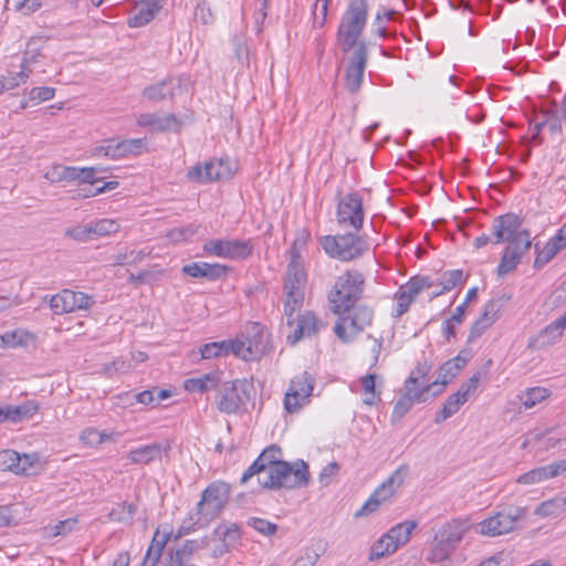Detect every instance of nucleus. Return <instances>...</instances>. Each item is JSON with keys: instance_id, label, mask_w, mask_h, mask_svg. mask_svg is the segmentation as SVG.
Wrapping results in <instances>:
<instances>
[{"instance_id": "nucleus-9", "label": "nucleus", "mask_w": 566, "mask_h": 566, "mask_svg": "<svg viewBox=\"0 0 566 566\" xmlns=\"http://www.w3.org/2000/svg\"><path fill=\"white\" fill-rule=\"evenodd\" d=\"M409 474L408 464L399 465L369 496L363 506L355 513V517L368 515L378 510L381 503L391 499L403 485Z\"/></svg>"}, {"instance_id": "nucleus-19", "label": "nucleus", "mask_w": 566, "mask_h": 566, "mask_svg": "<svg viewBox=\"0 0 566 566\" xmlns=\"http://www.w3.org/2000/svg\"><path fill=\"white\" fill-rule=\"evenodd\" d=\"M463 353L460 352L454 358L447 360L440 367L438 378L433 382L426 385V387H430L431 397L442 392L447 384L465 367L469 357H462Z\"/></svg>"}, {"instance_id": "nucleus-4", "label": "nucleus", "mask_w": 566, "mask_h": 566, "mask_svg": "<svg viewBox=\"0 0 566 566\" xmlns=\"http://www.w3.org/2000/svg\"><path fill=\"white\" fill-rule=\"evenodd\" d=\"M365 289V277L357 270L345 271L339 275L328 294L331 311L334 314H345L360 300Z\"/></svg>"}, {"instance_id": "nucleus-63", "label": "nucleus", "mask_w": 566, "mask_h": 566, "mask_svg": "<svg viewBox=\"0 0 566 566\" xmlns=\"http://www.w3.org/2000/svg\"><path fill=\"white\" fill-rule=\"evenodd\" d=\"M164 551V544L161 547L155 548L154 545H149L146 556L140 566H157Z\"/></svg>"}, {"instance_id": "nucleus-50", "label": "nucleus", "mask_w": 566, "mask_h": 566, "mask_svg": "<svg viewBox=\"0 0 566 566\" xmlns=\"http://www.w3.org/2000/svg\"><path fill=\"white\" fill-rule=\"evenodd\" d=\"M92 223L93 237H104L116 233L119 230V223L111 219H102Z\"/></svg>"}, {"instance_id": "nucleus-3", "label": "nucleus", "mask_w": 566, "mask_h": 566, "mask_svg": "<svg viewBox=\"0 0 566 566\" xmlns=\"http://www.w3.org/2000/svg\"><path fill=\"white\" fill-rule=\"evenodd\" d=\"M470 528V520L465 517L441 524L432 537L426 560L431 564L449 562Z\"/></svg>"}, {"instance_id": "nucleus-35", "label": "nucleus", "mask_w": 566, "mask_h": 566, "mask_svg": "<svg viewBox=\"0 0 566 566\" xmlns=\"http://www.w3.org/2000/svg\"><path fill=\"white\" fill-rule=\"evenodd\" d=\"M467 401L458 392L448 397L441 410L436 413L434 422L440 424L459 411Z\"/></svg>"}, {"instance_id": "nucleus-23", "label": "nucleus", "mask_w": 566, "mask_h": 566, "mask_svg": "<svg viewBox=\"0 0 566 566\" xmlns=\"http://www.w3.org/2000/svg\"><path fill=\"white\" fill-rule=\"evenodd\" d=\"M403 395L396 401L391 413V421H399L411 409L413 403L426 402L431 397L430 387L422 386L420 390L403 386Z\"/></svg>"}, {"instance_id": "nucleus-16", "label": "nucleus", "mask_w": 566, "mask_h": 566, "mask_svg": "<svg viewBox=\"0 0 566 566\" xmlns=\"http://www.w3.org/2000/svg\"><path fill=\"white\" fill-rule=\"evenodd\" d=\"M530 235V231L523 229V231L506 245L497 265L499 276L503 277L516 269L523 255L532 245Z\"/></svg>"}, {"instance_id": "nucleus-17", "label": "nucleus", "mask_w": 566, "mask_h": 566, "mask_svg": "<svg viewBox=\"0 0 566 566\" xmlns=\"http://www.w3.org/2000/svg\"><path fill=\"white\" fill-rule=\"evenodd\" d=\"M93 305L92 297L83 292L63 290L50 300V307L56 315L88 310Z\"/></svg>"}, {"instance_id": "nucleus-56", "label": "nucleus", "mask_w": 566, "mask_h": 566, "mask_svg": "<svg viewBox=\"0 0 566 566\" xmlns=\"http://www.w3.org/2000/svg\"><path fill=\"white\" fill-rule=\"evenodd\" d=\"M482 374L481 371L474 373L465 382H463L460 388L458 389V394L468 401L469 396L473 394L481 380Z\"/></svg>"}, {"instance_id": "nucleus-2", "label": "nucleus", "mask_w": 566, "mask_h": 566, "mask_svg": "<svg viewBox=\"0 0 566 566\" xmlns=\"http://www.w3.org/2000/svg\"><path fill=\"white\" fill-rule=\"evenodd\" d=\"M281 455L282 450L279 446L271 444L265 448L242 474L241 483L259 475V484L269 490L306 486L310 482L307 463L303 460L294 463L282 461Z\"/></svg>"}, {"instance_id": "nucleus-12", "label": "nucleus", "mask_w": 566, "mask_h": 566, "mask_svg": "<svg viewBox=\"0 0 566 566\" xmlns=\"http://www.w3.org/2000/svg\"><path fill=\"white\" fill-rule=\"evenodd\" d=\"M315 378L308 371H303L291 379L287 391L284 396V409L289 413L300 411L310 402L314 390Z\"/></svg>"}, {"instance_id": "nucleus-7", "label": "nucleus", "mask_w": 566, "mask_h": 566, "mask_svg": "<svg viewBox=\"0 0 566 566\" xmlns=\"http://www.w3.org/2000/svg\"><path fill=\"white\" fill-rule=\"evenodd\" d=\"M252 388V384L245 379L223 382L216 392L217 409L227 415L239 412L251 401Z\"/></svg>"}, {"instance_id": "nucleus-58", "label": "nucleus", "mask_w": 566, "mask_h": 566, "mask_svg": "<svg viewBox=\"0 0 566 566\" xmlns=\"http://www.w3.org/2000/svg\"><path fill=\"white\" fill-rule=\"evenodd\" d=\"M462 270L447 271L441 276V284L444 287V290L450 291L462 281Z\"/></svg>"}, {"instance_id": "nucleus-26", "label": "nucleus", "mask_w": 566, "mask_h": 566, "mask_svg": "<svg viewBox=\"0 0 566 566\" xmlns=\"http://www.w3.org/2000/svg\"><path fill=\"white\" fill-rule=\"evenodd\" d=\"M161 0H140L137 6V12L128 18L130 28H140L149 23L160 11Z\"/></svg>"}, {"instance_id": "nucleus-47", "label": "nucleus", "mask_w": 566, "mask_h": 566, "mask_svg": "<svg viewBox=\"0 0 566 566\" xmlns=\"http://www.w3.org/2000/svg\"><path fill=\"white\" fill-rule=\"evenodd\" d=\"M80 439L84 444L95 447L112 439V436L106 432H101L95 428H86L82 431Z\"/></svg>"}, {"instance_id": "nucleus-6", "label": "nucleus", "mask_w": 566, "mask_h": 566, "mask_svg": "<svg viewBox=\"0 0 566 566\" xmlns=\"http://www.w3.org/2000/svg\"><path fill=\"white\" fill-rule=\"evenodd\" d=\"M234 356L243 360H256L270 350V334L260 323H250L235 339Z\"/></svg>"}, {"instance_id": "nucleus-1", "label": "nucleus", "mask_w": 566, "mask_h": 566, "mask_svg": "<svg viewBox=\"0 0 566 566\" xmlns=\"http://www.w3.org/2000/svg\"><path fill=\"white\" fill-rule=\"evenodd\" d=\"M368 11V0H349L336 32V44L339 50L349 53L345 86L352 94L360 90L368 62V45L365 39L360 38L367 24Z\"/></svg>"}, {"instance_id": "nucleus-51", "label": "nucleus", "mask_w": 566, "mask_h": 566, "mask_svg": "<svg viewBox=\"0 0 566 566\" xmlns=\"http://www.w3.org/2000/svg\"><path fill=\"white\" fill-rule=\"evenodd\" d=\"M247 524L264 536H272L276 533L279 526L268 520L260 517H250Z\"/></svg>"}, {"instance_id": "nucleus-55", "label": "nucleus", "mask_w": 566, "mask_h": 566, "mask_svg": "<svg viewBox=\"0 0 566 566\" xmlns=\"http://www.w3.org/2000/svg\"><path fill=\"white\" fill-rule=\"evenodd\" d=\"M103 171L105 169L102 167H80V182L93 186L102 180L101 177H97V174Z\"/></svg>"}, {"instance_id": "nucleus-48", "label": "nucleus", "mask_w": 566, "mask_h": 566, "mask_svg": "<svg viewBox=\"0 0 566 566\" xmlns=\"http://www.w3.org/2000/svg\"><path fill=\"white\" fill-rule=\"evenodd\" d=\"M136 507L133 504L122 503L108 513V520L112 522H128L133 520Z\"/></svg>"}, {"instance_id": "nucleus-5", "label": "nucleus", "mask_w": 566, "mask_h": 566, "mask_svg": "<svg viewBox=\"0 0 566 566\" xmlns=\"http://www.w3.org/2000/svg\"><path fill=\"white\" fill-rule=\"evenodd\" d=\"M325 253L342 262H352L369 252L370 245L366 235L358 232H346L336 235H325L321 239Z\"/></svg>"}, {"instance_id": "nucleus-62", "label": "nucleus", "mask_w": 566, "mask_h": 566, "mask_svg": "<svg viewBox=\"0 0 566 566\" xmlns=\"http://www.w3.org/2000/svg\"><path fill=\"white\" fill-rule=\"evenodd\" d=\"M566 120L563 117V112L560 113H546V126L548 127L549 132L552 134L560 133L562 132V122Z\"/></svg>"}, {"instance_id": "nucleus-32", "label": "nucleus", "mask_w": 566, "mask_h": 566, "mask_svg": "<svg viewBox=\"0 0 566 566\" xmlns=\"http://www.w3.org/2000/svg\"><path fill=\"white\" fill-rule=\"evenodd\" d=\"M216 533L220 536L222 548L220 553H227L230 547H234L241 541V530L235 523L220 525Z\"/></svg>"}, {"instance_id": "nucleus-37", "label": "nucleus", "mask_w": 566, "mask_h": 566, "mask_svg": "<svg viewBox=\"0 0 566 566\" xmlns=\"http://www.w3.org/2000/svg\"><path fill=\"white\" fill-rule=\"evenodd\" d=\"M551 395V391L544 387H533L526 389L524 392L517 396L521 403L525 409H531L535 407L537 403L547 399Z\"/></svg>"}, {"instance_id": "nucleus-30", "label": "nucleus", "mask_w": 566, "mask_h": 566, "mask_svg": "<svg viewBox=\"0 0 566 566\" xmlns=\"http://www.w3.org/2000/svg\"><path fill=\"white\" fill-rule=\"evenodd\" d=\"M30 454L22 455L14 450H3L0 452V464L3 470L11 471L15 474L28 475V468L22 461H29Z\"/></svg>"}, {"instance_id": "nucleus-25", "label": "nucleus", "mask_w": 566, "mask_h": 566, "mask_svg": "<svg viewBox=\"0 0 566 566\" xmlns=\"http://www.w3.org/2000/svg\"><path fill=\"white\" fill-rule=\"evenodd\" d=\"M137 125L154 132H166L177 128L180 122L174 114L160 116L156 113H144L138 116Z\"/></svg>"}, {"instance_id": "nucleus-60", "label": "nucleus", "mask_w": 566, "mask_h": 566, "mask_svg": "<svg viewBox=\"0 0 566 566\" xmlns=\"http://www.w3.org/2000/svg\"><path fill=\"white\" fill-rule=\"evenodd\" d=\"M155 391L156 388H154L153 390H144L138 394L125 392L124 397L127 398L130 405H133V401L130 399H134L136 402L147 406L155 402Z\"/></svg>"}, {"instance_id": "nucleus-10", "label": "nucleus", "mask_w": 566, "mask_h": 566, "mask_svg": "<svg viewBox=\"0 0 566 566\" xmlns=\"http://www.w3.org/2000/svg\"><path fill=\"white\" fill-rule=\"evenodd\" d=\"M526 515L525 507H511L506 511L484 518L478 525V533L484 536L495 537L514 531L517 523Z\"/></svg>"}, {"instance_id": "nucleus-15", "label": "nucleus", "mask_w": 566, "mask_h": 566, "mask_svg": "<svg viewBox=\"0 0 566 566\" xmlns=\"http://www.w3.org/2000/svg\"><path fill=\"white\" fill-rule=\"evenodd\" d=\"M232 168L229 160L211 159L205 164H197L189 168L186 177L190 181L208 184L229 179L232 176Z\"/></svg>"}, {"instance_id": "nucleus-34", "label": "nucleus", "mask_w": 566, "mask_h": 566, "mask_svg": "<svg viewBox=\"0 0 566 566\" xmlns=\"http://www.w3.org/2000/svg\"><path fill=\"white\" fill-rule=\"evenodd\" d=\"M230 353L234 355L233 339L212 342L209 344H205L200 348V355L202 359L226 356L229 355Z\"/></svg>"}, {"instance_id": "nucleus-36", "label": "nucleus", "mask_w": 566, "mask_h": 566, "mask_svg": "<svg viewBox=\"0 0 566 566\" xmlns=\"http://www.w3.org/2000/svg\"><path fill=\"white\" fill-rule=\"evenodd\" d=\"M10 410V422L18 423L31 418L39 410V403L35 400H28L21 405H8Z\"/></svg>"}, {"instance_id": "nucleus-41", "label": "nucleus", "mask_w": 566, "mask_h": 566, "mask_svg": "<svg viewBox=\"0 0 566 566\" xmlns=\"http://www.w3.org/2000/svg\"><path fill=\"white\" fill-rule=\"evenodd\" d=\"M397 545L385 538L382 535L374 545L370 547L369 560H378L386 556L394 554L397 551Z\"/></svg>"}, {"instance_id": "nucleus-13", "label": "nucleus", "mask_w": 566, "mask_h": 566, "mask_svg": "<svg viewBox=\"0 0 566 566\" xmlns=\"http://www.w3.org/2000/svg\"><path fill=\"white\" fill-rule=\"evenodd\" d=\"M205 254L230 260H244L251 256L253 244L251 240L212 239L203 243Z\"/></svg>"}, {"instance_id": "nucleus-46", "label": "nucleus", "mask_w": 566, "mask_h": 566, "mask_svg": "<svg viewBox=\"0 0 566 566\" xmlns=\"http://www.w3.org/2000/svg\"><path fill=\"white\" fill-rule=\"evenodd\" d=\"M147 256L144 251L130 250L127 252H119L114 255L113 265H134L142 262Z\"/></svg>"}, {"instance_id": "nucleus-61", "label": "nucleus", "mask_w": 566, "mask_h": 566, "mask_svg": "<svg viewBox=\"0 0 566 566\" xmlns=\"http://www.w3.org/2000/svg\"><path fill=\"white\" fill-rule=\"evenodd\" d=\"M43 177L51 184H57L65 181V166L56 164L53 165Z\"/></svg>"}, {"instance_id": "nucleus-14", "label": "nucleus", "mask_w": 566, "mask_h": 566, "mask_svg": "<svg viewBox=\"0 0 566 566\" xmlns=\"http://www.w3.org/2000/svg\"><path fill=\"white\" fill-rule=\"evenodd\" d=\"M231 493V485L224 481L211 482L201 493L197 504V514H203L205 507L211 518L218 517L224 510Z\"/></svg>"}, {"instance_id": "nucleus-28", "label": "nucleus", "mask_w": 566, "mask_h": 566, "mask_svg": "<svg viewBox=\"0 0 566 566\" xmlns=\"http://www.w3.org/2000/svg\"><path fill=\"white\" fill-rule=\"evenodd\" d=\"M179 85L172 77L164 78L155 84L148 85L143 90L142 95L149 102H160L166 98H174L175 88Z\"/></svg>"}, {"instance_id": "nucleus-39", "label": "nucleus", "mask_w": 566, "mask_h": 566, "mask_svg": "<svg viewBox=\"0 0 566 566\" xmlns=\"http://www.w3.org/2000/svg\"><path fill=\"white\" fill-rule=\"evenodd\" d=\"M117 159L128 155H139L146 148V143L142 138H132L117 140Z\"/></svg>"}, {"instance_id": "nucleus-49", "label": "nucleus", "mask_w": 566, "mask_h": 566, "mask_svg": "<svg viewBox=\"0 0 566 566\" xmlns=\"http://www.w3.org/2000/svg\"><path fill=\"white\" fill-rule=\"evenodd\" d=\"M65 237L73 240L85 242L93 239L92 223L76 224L65 230Z\"/></svg>"}, {"instance_id": "nucleus-42", "label": "nucleus", "mask_w": 566, "mask_h": 566, "mask_svg": "<svg viewBox=\"0 0 566 566\" xmlns=\"http://www.w3.org/2000/svg\"><path fill=\"white\" fill-rule=\"evenodd\" d=\"M375 374H368L360 378L361 388L364 390V403L374 406L380 399V394L376 391Z\"/></svg>"}, {"instance_id": "nucleus-64", "label": "nucleus", "mask_w": 566, "mask_h": 566, "mask_svg": "<svg viewBox=\"0 0 566 566\" xmlns=\"http://www.w3.org/2000/svg\"><path fill=\"white\" fill-rule=\"evenodd\" d=\"M285 280H292V281H306V273L304 270V264H295V263H289L286 269V276Z\"/></svg>"}, {"instance_id": "nucleus-43", "label": "nucleus", "mask_w": 566, "mask_h": 566, "mask_svg": "<svg viewBox=\"0 0 566 566\" xmlns=\"http://www.w3.org/2000/svg\"><path fill=\"white\" fill-rule=\"evenodd\" d=\"M218 379L216 376L207 374L200 378L188 379L185 387L189 391L203 392L217 387Z\"/></svg>"}, {"instance_id": "nucleus-31", "label": "nucleus", "mask_w": 566, "mask_h": 566, "mask_svg": "<svg viewBox=\"0 0 566 566\" xmlns=\"http://www.w3.org/2000/svg\"><path fill=\"white\" fill-rule=\"evenodd\" d=\"M416 521H405L392 526L385 535V538L397 545V548L406 545L413 530L417 527Z\"/></svg>"}, {"instance_id": "nucleus-18", "label": "nucleus", "mask_w": 566, "mask_h": 566, "mask_svg": "<svg viewBox=\"0 0 566 566\" xmlns=\"http://www.w3.org/2000/svg\"><path fill=\"white\" fill-rule=\"evenodd\" d=\"M522 218L515 213H505L496 217L492 223L493 244H500L513 239L522 231Z\"/></svg>"}, {"instance_id": "nucleus-40", "label": "nucleus", "mask_w": 566, "mask_h": 566, "mask_svg": "<svg viewBox=\"0 0 566 566\" xmlns=\"http://www.w3.org/2000/svg\"><path fill=\"white\" fill-rule=\"evenodd\" d=\"M45 44V40L41 36L31 38L27 48L23 52L22 62L25 64H35L39 61V57L42 56V50Z\"/></svg>"}, {"instance_id": "nucleus-33", "label": "nucleus", "mask_w": 566, "mask_h": 566, "mask_svg": "<svg viewBox=\"0 0 566 566\" xmlns=\"http://www.w3.org/2000/svg\"><path fill=\"white\" fill-rule=\"evenodd\" d=\"M564 513H566V496L544 501L535 509V514L542 517H557Z\"/></svg>"}, {"instance_id": "nucleus-24", "label": "nucleus", "mask_w": 566, "mask_h": 566, "mask_svg": "<svg viewBox=\"0 0 566 566\" xmlns=\"http://www.w3.org/2000/svg\"><path fill=\"white\" fill-rule=\"evenodd\" d=\"M181 271L184 274L195 279L217 281L227 275L229 266L219 263H208L200 261L184 265Z\"/></svg>"}, {"instance_id": "nucleus-21", "label": "nucleus", "mask_w": 566, "mask_h": 566, "mask_svg": "<svg viewBox=\"0 0 566 566\" xmlns=\"http://www.w3.org/2000/svg\"><path fill=\"white\" fill-rule=\"evenodd\" d=\"M294 328L293 332L287 334V342L291 345H295L303 337H311L318 333L321 323L311 311H306L302 314H293V325L289 326Z\"/></svg>"}, {"instance_id": "nucleus-27", "label": "nucleus", "mask_w": 566, "mask_h": 566, "mask_svg": "<svg viewBox=\"0 0 566 566\" xmlns=\"http://www.w3.org/2000/svg\"><path fill=\"white\" fill-rule=\"evenodd\" d=\"M564 333V328L556 322L541 329L535 336L528 339L527 347L532 349H543L554 345Z\"/></svg>"}, {"instance_id": "nucleus-8", "label": "nucleus", "mask_w": 566, "mask_h": 566, "mask_svg": "<svg viewBox=\"0 0 566 566\" xmlns=\"http://www.w3.org/2000/svg\"><path fill=\"white\" fill-rule=\"evenodd\" d=\"M338 316L334 332L343 343H350L367 326L371 325L374 312L366 305H353L345 314Z\"/></svg>"}, {"instance_id": "nucleus-44", "label": "nucleus", "mask_w": 566, "mask_h": 566, "mask_svg": "<svg viewBox=\"0 0 566 566\" xmlns=\"http://www.w3.org/2000/svg\"><path fill=\"white\" fill-rule=\"evenodd\" d=\"M310 237H311V234L307 230L303 229L301 231V233L293 241V243L289 250V255H290L289 263H295V264L303 263L301 253H302V250L305 248L307 241L310 240Z\"/></svg>"}, {"instance_id": "nucleus-38", "label": "nucleus", "mask_w": 566, "mask_h": 566, "mask_svg": "<svg viewBox=\"0 0 566 566\" xmlns=\"http://www.w3.org/2000/svg\"><path fill=\"white\" fill-rule=\"evenodd\" d=\"M432 281L429 276L415 275L409 281L401 285L399 289L406 293L410 298L415 300L416 296L423 290L430 289Z\"/></svg>"}, {"instance_id": "nucleus-59", "label": "nucleus", "mask_w": 566, "mask_h": 566, "mask_svg": "<svg viewBox=\"0 0 566 566\" xmlns=\"http://www.w3.org/2000/svg\"><path fill=\"white\" fill-rule=\"evenodd\" d=\"M195 19L203 24L212 23L214 17L207 1L198 3L195 10Z\"/></svg>"}, {"instance_id": "nucleus-54", "label": "nucleus", "mask_w": 566, "mask_h": 566, "mask_svg": "<svg viewBox=\"0 0 566 566\" xmlns=\"http://www.w3.org/2000/svg\"><path fill=\"white\" fill-rule=\"evenodd\" d=\"M55 95V88L49 86L33 87L28 93V101L41 103L50 101Z\"/></svg>"}, {"instance_id": "nucleus-29", "label": "nucleus", "mask_w": 566, "mask_h": 566, "mask_svg": "<svg viewBox=\"0 0 566 566\" xmlns=\"http://www.w3.org/2000/svg\"><path fill=\"white\" fill-rule=\"evenodd\" d=\"M165 450L160 443H151L133 449L128 452L127 458L135 464H148L161 458Z\"/></svg>"}, {"instance_id": "nucleus-20", "label": "nucleus", "mask_w": 566, "mask_h": 566, "mask_svg": "<svg viewBox=\"0 0 566 566\" xmlns=\"http://www.w3.org/2000/svg\"><path fill=\"white\" fill-rule=\"evenodd\" d=\"M306 281H292L285 280L283 285L284 300V316L286 325H293V314L298 311L304 302V290Z\"/></svg>"}, {"instance_id": "nucleus-53", "label": "nucleus", "mask_w": 566, "mask_h": 566, "mask_svg": "<svg viewBox=\"0 0 566 566\" xmlns=\"http://www.w3.org/2000/svg\"><path fill=\"white\" fill-rule=\"evenodd\" d=\"M501 311V304L497 300H490L483 308V312L479 316L486 325L492 326L496 319L499 318V313Z\"/></svg>"}, {"instance_id": "nucleus-57", "label": "nucleus", "mask_w": 566, "mask_h": 566, "mask_svg": "<svg viewBox=\"0 0 566 566\" xmlns=\"http://www.w3.org/2000/svg\"><path fill=\"white\" fill-rule=\"evenodd\" d=\"M117 144V139L111 138L105 140V145L97 146L93 149V156H105L111 157L112 159H117V149L115 148Z\"/></svg>"}, {"instance_id": "nucleus-22", "label": "nucleus", "mask_w": 566, "mask_h": 566, "mask_svg": "<svg viewBox=\"0 0 566 566\" xmlns=\"http://www.w3.org/2000/svg\"><path fill=\"white\" fill-rule=\"evenodd\" d=\"M566 472V458L547 465L537 467L517 476L516 483L524 485L536 484Z\"/></svg>"}, {"instance_id": "nucleus-45", "label": "nucleus", "mask_w": 566, "mask_h": 566, "mask_svg": "<svg viewBox=\"0 0 566 566\" xmlns=\"http://www.w3.org/2000/svg\"><path fill=\"white\" fill-rule=\"evenodd\" d=\"M430 364L423 359L418 361L415 369L411 370L409 377L405 381V387H411L413 390H420L422 387L419 386L420 379H423L430 371Z\"/></svg>"}, {"instance_id": "nucleus-11", "label": "nucleus", "mask_w": 566, "mask_h": 566, "mask_svg": "<svg viewBox=\"0 0 566 566\" xmlns=\"http://www.w3.org/2000/svg\"><path fill=\"white\" fill-rule=\"evenodd\" d=\"M365 211L363 198L356 192H349L337 201L336 221L339 227L350 228L359 232L363 228Z\"/></svg>"}, {"instance_id": "nucleus-52", "label": "nucleus", "mask_w": 566, "mask_h": 566, "mask_svg": "<svg viewBox=\"0 0 566 566\" xmlns=\"http://www.w3.org/2000/svg\"><path fill=\"white\" fill-rule=\"evenodd\" d=\"M21 84H25L24 72H8L0 78V92L13 90L20 86Z\"/></svg>"}]
</instances>
